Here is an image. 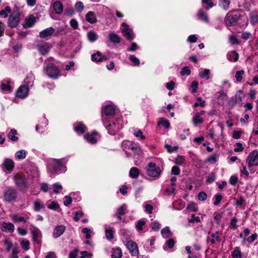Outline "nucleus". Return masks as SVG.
I'll return each instance as SVG.
<instances>
[{"instance_id": "1", "label": "nucleus", "mask_w": 258, "mask_h": 258, "mask_svg": "<svg viewBox=\"0 0 258 258\" xmlns=\"http://www.w3.org/2000/svg\"><path fill=\"white\" fill-rule=\"evenodd\" d=\"M68 162L67 158L60 159H51L47 166L48 171L51 175L58 174L66 171V164Z\"/></svg>"}, {"instance_id": "2", "label": "nucleus", "mask_w": 258, "mask_h": 258, "mask_svg": "<svg viewBox=\"0 0 258 258\" xmlns=\"http://www.w3.org/2000/svg\"><path fill=\"white\" fill-rule=\"evenodd\" d=\"M110 119L103 121V124L111 135H114L118 132L123 126V122L121 117H117L113 120L111 122Z\"/></svg>"}, {"instance_id": "3", "label": "nucleus", "mask_w": 258, "mask_h": 258, "mask_svg": "<svg viewBox=\"0 0 258 258\" xmlns=\"http://www.w3.org/2000/svg\"><path fill=\"white\" fill-rule=\"evenodd\" d=\"M246 163L247 167L249 169V172L251 174L254 172V170L252 169L254 166H258V151L253 150L249 154L247 159Z\"/></svg>"}, {"instance_id": "4", "label": "nucleus", "mask_w": 258, "mask_h": 258, "mask_svg": "<svg viewBox=\"0 0 258 258\" xmlns=\"http://www.w3.org/2000/svg\"><path fill=\"white\" fill-rule=\"evenodd\" d=\"M240 14L236 11L229 12L225 18V24L229 27L234 25L239 20Z\"/></svg>"}, {"instance_id": "5", "label": "nucleus", "mask_w": 258, "mask_h": 258, "mask_svg": "<svg viewBox=\"0 0 258 258\" xmlns=\"http://www.w3.org/2000/svg\"><path fill=\"white\" fill-rule=\"evenodd\" d=\"M115 113V108L111 105H106L102 111L101 117L102 121H107L113 118Z\"/></svg>"}, {"instance_id": "6", "label": "nucleus", "mask_w": 258, "mask_h": 258, "mask_svg": "<svg viewBox=\"0 0 258 258\" xmlns=\"http://www.w3.org/2000/svg\"><path fill=\"white\" fill-rule=\"evenodd\" d=\"M45 71L47 75L53 79H57L61 75L59 70L52 63L48 64Z\"/></svg>"}, {"instance_id": "7", "label": "nucleus", "mask_w": 258, "mask_h": 258, "mask_svg": "<svg viewBox=\"0 0 258 258\" xmlns=\"http://www.w3.org/2000/svg\"><path fill=\"white\" fill-rule=\"evenodd\" d=\"M18 192L14 188H9L4 192V199L6 202H11L16 200Z\"/></svg>"}, {"instance_id": "8", "label": "nucleus", "mask_w": 258, "mask_h": 258, "mask_svg": "<svg viewBox=\"0 0 258 258\" xmlns=\"http://www.w3.org/2000/svg\"><path fill=\"white\" fill-rule=\"evenodd\" d=\"M148 175L151 177H158L161 173V170L159 167H157L155 163L150 162L148 164V167L147 170Z\"/></svg>"}, {"instance_id": "9", "label": "nucleus", "mask_w": 258, "mask_h": 258, "mask_svg": "<svg viewBox=\"0 0 258 258\" xmlns=\"http://www.w3.org/2000/svg\"><path fill=\"white\" fill-rule=\"evenodd\" d=\"M14 179L16 185L21 190L25 189L28 187L27 182L24 178L19 174L14 176Z\"/></svg>"}, {"instance_id": "10", "label": "nucleus", "mask_w": 258, "mask_h": 258, "mask_svg": "<svg viewBox=\"0 0 258 258\" xmlns=\"http://www.w3.org/2000/svg\"><path fill=\"white\" fill-rule=\"evenodd\" d=\"M220 241L221 238L219 231H216L215 233L209 232L208 236L207 238V242L208 243H210L211 244L214 245L217 242H220Z\"/></svg>"}, {"instance_id": "11", "label": "nucleus", "mask_w": 258, "mask_h": 258, "mask_svg": "<svg viewBox=\"0 0 258 258\" xmlns=\"http://www.w3.org/2000/svg\"><path fill=\"white\" fill-rule=\"evenodd\" d=\"M126 246L132 256H137L139 253L138 246L137 243L133 241H128Z\"/></svg>"}, {"instance_id": "12", "label": "nucleus", "mask_w": 258, "mask_h": 258, "mask_svg": "<svg viewBox=\"0 0 258 258\" xmlns=\"http://www.w3.org/2000/svg\"><path fill=\"white\" fill-rule=\"evenodd\" d=\"M11 80L10 79L3 80L0 83V88L3 91L11 92L13 90V86L11 85Z\"/></svg>"}, {"instance_id": "13", "label": "nucleus", "mask_w": 258, "mask_h": 258, "mask_svg": "<svg viewBox=\"0 0 258 258\" xmlns=\"http://www.w3.org/2000/svg\"><path fill=\"white\" fill-rule=\"evenodd\" d=\"M122 27L124 28L122 30V33L123 36L128 40H132L134 38V35L133 30L129 28L128 26L126 23H122Z\"/></svg>"}, {"instance_id": "14", "label": "nucleus", "mask_w": 258, "mask_h": 258, "mask_svg": "<svg viewBox=\"0 0 258 258\" xmlns=\"http://www.w3.org/2000/svg\"><path fill=\"white\" fill-rule=\"evenodd\" d=\"M84 138L86 140L91 144H95L97 143L99 139V136L98 134L94 131L91 134H88L84 136Z\"/></svg>"}, {"instance_id": "15", "label": "nucleus", "mask_w": 258, "mask_h": 258, "mask_svg": "<svg viewBox=\"0 0 258 258\" xmlns=\"http://www.w3.org/2000/svg\"><path fill=\"white\" fill-rule=\"evenodd\" d=\"M55 30L53 27H49L39 32V37L43 39H48L54 33Z\"/></svg>"}, {"instance_id": "16", "label": "nucleus", "mask_w": 258, "mask_h": 258, "mask_svg": "<svg viewBox=\"0 0 258 258\" xmlns=\"http://www.w3.org/2000/svg\"><path fill=\"white\" fill-rule=\"evenodd\" d=\"M19 17L17 14H11L8 20V25L11 28L16 27L19 23Z\"/></svg>"}, {"instance_id": "17", "label": "nucleus", "mask_w": 258, "mask_h": 258, "mask_svg": "<svg viewBox=\"0 0 258 258\" xmlns=\"http://www.w3.org/2000/svg\"><path fill=\"white\" fill-rule=\"evenodd\" d=\"M28 91L29 88H28V86L24 85L19 88L17 92V96L20 98H25L26 96H27Z\"/></svg>"}, {"instance_id": "18", "label": "nucleus", "mask_w": 258, "mask_h": 258, "mask_svg": "<svg viewBox=\"0 0 258 258\" xmlns=\"http://www.w3.org/2000/svg\"><path fill=\"white\" fill-rule=\"evenodd\" d=\"M32 239L34 243H36L39 245L41 243V233L38 229H34L32 231Z\"/></svg>"}, {"instance_id": "19", "label": "nucleus", "mask_w": 258, "mask_h": 258, "mask_svg": "<svg viewBox=\"0 0 258 258\" xmlns=\"http://www.w3.org/2000/svg\"><path fill=\"white\" fill-rule=\"evenodd\" d=\"M37 48L41 54L45 55L49 52L50 46L49 44L47 43H44L38 44L37 45Z\"/></svg>"}, {"instance_id": "20", "label": "nucleus", "mask_w": 258, "mask_h": 258, "mask_svg": "<svg viewBox=\"0 0 258 258\" xmlns=\"http://www.w3.org/2000/svg\"><path fill=\"white\" fill-rule=\"evenodd\" d=\"M66 227L62 225H59L56 227L53 230L52 235L53 238H57L60 237L64 232Z\"/></svg>"}, {"instance_id": "21", "label": "nucleus", "mask_w": 258, "mask_h": 258, "mask_svg": "<svg viewBox=\"0 0 258 258\" xmlns=\"http://www.w3.org/2000/svg\"><path fill=\"white\" fill-rule=\"evenodd\" d=\"M4 168L8 171H12L14 168V162L11 159H6L3 164Z\"/></svg>"}, {"instance_id": "22", "label": "nucleus", "mask_w": 258, "mask_h": 258, "mask_svg": "<svg viewBox=\"0 0 258 258\" xmlns=\"http://www.w3.org/2000/svg\"><path fill=\"white\" fill-rule=\"evenodd\" d=\"M14 224L10 222H4L1 225L2 231L6 232H12L14 231Z\"/></svg>"}, {"instance_id": "23", "label": "nucleus", "mask_w": 258, "mask_h": 258, "mask_svg": "<svg viewBox=\"0 0 258 258\" xmlns=\"http://www.w3.org/2000/svg\"><path fill=\"white\" fill-rule=\"evenodd\" d=\"M34 76L32 73H29L24 80V83L28 88L32 87L33 86Z\"/></svg>"}, {"instance_id": "24", "label": "nucleus", "mask_w": 258, "mask_h": 258, "mask_svg": "<svg viewBox=\"0 0 258 258\" xmlns=\"http://www.w3.org/2000/svg\"><path fill=\"white\" fill-rule=\"evenodd\" d=\"M197 17L199 20L202 21L205 23H208L209 22V18L207 14L202 9L198 11Z\"/></svg>"}, {"instance_id": "25", "label": "nucleus", "mask_w": 258, "mask_h": 258, "mask_svg": "<svg viewBox=\"0 0 258 258\" xmlns=\"http://www.w3.org/2000/svg\"><path fill=\"white\" fill-rule=\"evenodd\" d=\"M85 18L86 21L91 24H93L97 22L96 15L95 13L92 11H90L86 14Z\"/></svg>"}, {"instance_id": "26", "label": "nucleus", "mask_w": 258, "mask_h": 258, "mask_svg": "<svg viewBox=\"0 0 258 258\" xmlns=\"http://www.w3.org/2000/svg\"><path fill=\"white\" fill-rule=\"evenodd\" d=\"M53 9L57 14H60L63 11L62 4L59 1H56L53 4Z\"/></svg>"}, {"instance_id": "27", "label": "nucleus", "mask_w": 258, "mask_h": 258, "mask_svg": "<svg viewBox=\"0 0 258 258\" xmlns=\"http://www.w3.org/2000/svg\"><path fill=\"white\" fill-rule=\"evenodd\" d=\"M231 2L230 0H219L218 6L224 11H227L229 8Z\"/></svg>"}, {"instance_id": "28", "label": "nucleus", "mask_w": 258, "mask_h": 258, "mask_svg": "<svg viewBox=\"0 0 258 258\" xmlns=\"http://www.w3.org/2000/svg\"><path fill=\"white\" fill-rule=\"evenodd\" d=\"M35 23V18L33 15L25 19L24 26L25 28H29L33 26Z\"/></svg>"}, {"instance_id": "29", "label": "nucleus", "mask_w": 258, "mask_h": 258, "mask_svg": "<svg viewBox=\"0 0 258 258\" xmlns=\"http://www.w3.org/2000/svg\"><path fill=\"white\" fill-rule=\"evenodd\" d=\"M109 40L113 43H119L120 42V37L114 32H111L108 34Z\"/></svg>"}, {"instance_id": "30", "label": "nucleus", "mask_w": 258, "mask_h": 258, "mask_svg": "<svg viewBox=\"0 0 258 258\" xmlns=\"http://www.w3.org/2000/svg\"><path fill=\"white\" fill-rule=\"evenodd\" d=\"M122 148L124 149L137 150L135 143L128 141H124L122 143Z\"/></svg>"}, {"instance_id": "31", "label": "nucleus", "mask_w": 258, "mask_h": 258, "mask_svg": "<svg viewBox=\"0 0 258 258\" xmlns=\"http://www.w3.org/2000/svg\"><path fill=\"white\" fill-rule=\"evenodd\" d=\"M250 23L252 25L258 23V13L256 11H252L249 14Z\"/></svg>"}, {"instance_id": "32", "label": "nucleus", "mask_w": 258, "mask_h": 258, "mask_svg": "<svg viewBox=\"0 0 258 258\" xmlns=\"http://www.w3.org/2000/svg\"><path fill=\"white\" fill-rule=\"evenodd\" d=\"M227 57L229 61L235 62L238 59V54L235 51H231L227 53Z\"/></svg>"}, {"instance_id": "33", "label": "nucleus", "mask_w": 258, "mask_h": 258, "mask_svg": "<svg viewBox=\"0 0 258 258\" xmlns=\"http://www.w3.org/2000/svg\"><path fill=\"white\" fill-rule=\"evenodd\" d=\"M199 76L203 79L208 80L210 78V72L208 69H204L201 71L199 73Z\"/></svg>"}, {"instance_id": "34", "label": "nucleus", "mask_w": 258, "mask_h": 258, "mask_svg": "<svg viewBox=\"0 0 258 258\" xmlns=\"http://www.w3.org/2000/svg\"><path fill=\"white\" fill-rule=\"evenodd\" d=\"M45 208V205L41 202L39 199L36 200L34 202V210L36 212L39 211L40 209Z\"/></svg>"}, {"instance_id": "35", "label": "nucleus", "mask_w": 258, "mask_h": 258, "mask_svg": "<svg viewBox=\"0 0 258 258\" xmlns=\"http://www.w3.org/2000/svg\"><path fill=\"white\" fill-rule=\"evenodd\" d=\"M13 221L15 223L23 222L26 223L27 222V220L28 219V217L24 218L23 217L19 216L17 214H13L11 215Z\"/></svg>"}, {"instance_id": "36", "label": "nucleus", "mask_w": 258, "mask_h": 258, "mask_svg": "<svg viewBox=\"0 0 258 258\" xmlns=\"http://www.w3.org/2000/svg\"><path fill=\"white\" fill-rule=\"evenodd\" d=\"M192 121L195 126L198 124L202 123L204 122V119L199 115V113H196L192 117Z\"/></svg>"}, {"instance_id": "37", "label": "nucleus", "mask_w": 258, "mask_h": 258, "mask_svg": "<svg viewBox=\"0 0 258 258\" xmlns=\"http://www.w3.org/2000/svg\"><path fill=\"white\" fill-rule=\"evenodd\" d=\"M17 134V131L15 129H12L8 134V138L12 141H17L18 140V137L16 136Z\"/></svg>"}, {"instance_id": "38", "label": "nucleus", "mask_w": 258, "mask_h": 258, "mask_svg": "<svg viewBox=\"0 0 258 258\" xmlns=\"http://www.w3.org/2000/svg\"><path fill=\"white\" fill-rule=\"evenodd\" d=\"M87 38L89 41L93 42L97 40L98 35L94 31H90L87 33Z\"/></svg>"}, {"instance_id": "39", "label": "nucleus", "mask_w": 258, "mask_h": 258, "mask_svg": "<svg viewBox=\"0 0 258 258\" xmlns=\"http://www.w3.org/2000/svg\"><path fill=\"white\" fill-rule=\"evenodd\" d=\"M105 236L108 240H111L113 238L114 230L113 228H109L105 229Z\"/></svg>"}, {"instance_id": "40", "label": "nucleus", "mask_w": 258, "mask_h": 258, "mask_svg": "<svg viewBox=\"0 0 258 258\" xmlns=\"http://www.w3.org/2000/svg\"><path fill=\"white\" fill-rule=\"evenodd\" d=\"M161 233L164 238H169L172 235L168 227H166L162 229L161 230Z\"/></svg>"}, {"instance_id": "41", "label": "nucleus", "mask_w": 258, "mask_h": 258, "mask_svg": "<svg viewBox=\"0 0 258 258\" xmlns=\"http://www.w3.org/2000/svg\"><path fill=\"white\" fill-rule=\"evenodd\" d=\"M244 96V94L242 91L239 90L238 91L234 96V99L236 101V102L239 103H240L242 101V99Z\"/></svg>"}, {"instance_id": "42", "label": "nucleus", "mask_w": 258, "mask_h": 258, "mask_svg": "<svg viewBox=\"0 0 258 258\" xmlns=\"http://www.w3.org/2000/svg\"><path fill=\"white\" fill-rule=\"evenodd\" d=\"M102 54L99 51H97L96 53H94L92 55V60L93 61H102Z\"/></svg>"}, {"instance_id": "43", "label": "nucleus", "mask_w": 258, "mask_h": 258, "mask_svg": "<svg viewBox=\"0 0 258 258\" xmlns=\"http://www.w3.org/2000/svg\"><path fill=\"white\" fill-rule=\"evenodd\" d=\"M26 152L24 150L17 151L15 155L16 159L18 160L24 159L26 158Z\"/></svg>"}, {"instance_id": "44", "label": "nucleus", "mask_w": 258, "mask_h": 258, "mask_svg": "<svg viewBox=\"0 0 258 258\" xmlns=\"http://www.w3.org/2000/svg\"><path fill=\"white\" fill-rule=\"evenodd\" d=\"M130 176L133 178H136L139 176V170L136 167H132L130 171Z\"/></svg>"}, {"instance_id": "45", "label": "nucleus", "mask_w": 258, "mask_h": 258, "mask_svg": "<svg viewBox=\"0 0 258 258\" xmlns=\"http://www.w3.org/2000/svg\"><path fill=\"white\" fill-rule=\"evenodd\" d=\"M86 129V126L82 123H79L75 127V130L77 133L83 134Z\"/></svg>"}, {"instance_id": "46", "label": "nucleus", "mask_w": 258, "mask_h": 258, "mask_svg": "<svg viewBox=\"0 0 258 258\" xmlns=\"http://www.w3.org/2000/svg\"><path fill=\"white\" fill-rule=\"evenodd\" d=\"M202 3L203 6L207 10H209L214 6L211 0H202Z\"/></svg>"}, {"instance_id": "47", "label": "nucleus", "mask_w": 258, "mask_h": 258, "mask_svg": "<svg viewBox=\"0 0 258 258\" xmlns=\"http://www.w3.org/2000/svg\"><path fill=\"white\" fill-rule=\"evenodd\" d=\"M122 255V251L119 248H115L113 250L111 254L112 258H121Z\"/></svg>"}, {"instance_id": "48", "label": "nucleus", "mask_w": 258, "mask_h": 258, "mask_svg": "<svg viewBox=\"0 0 258 258\" xmlns=\"http://www.w3.org/2000/svg\"><path fill=\"white\" fill-rule=\"evenodd\" d=\"M53 192L56 194L60 193V191L62 189V186L58 183H54L52 185Z\"/></svg>"}, {"instance_id": "49", "label": "nucleus", "mask_w": 258, "mask_h": 258, "mask_svg": "<svg viewBox=\"0 0 258 258\" xmlns=\"http://www.w3.org/2000/svg\"><path fill=\"white\" fill-rule=\"evenodd\" d=\"M126 205L124 204L121 205L117 210L116 214L119 215H123L126 213Z\"/></svg>"}, {"instance_id": "50", "label": "nucleus", "mask_w": 258, "mask_h": 258, "mask_svg": "<svg viewBox=\"0 0 258 258\" xmlns=\"http://www.w3.org/2000/svg\"><path fill=\"white\" fill-rule=\"evenodd\" d=\"M11 12V9L10 7L7 6L4 10L0 11V16L4 18H6L8 16V14Z\"/></svg>"}, {"instance_id": "51", "label": "nucleus", "mask_w": 258, "mask_h": 258, "mask_svg": "<svg viewBox=\"0 0 258 258\" xmlns=\"http://www.w3.org/2000/svg\"><path fill=\"white\" fill-rule=\"evenodd\" d=\"M232 258H241V253L239 249V247L235 248L232 253Z\"/></svg>"}, {"instance_id": "52", "label": "nucleus", "mask_w": 258, "mask_h": 258, "mask_svg": "<svg viewBox=\"0 0 258 258\" xmlns=\"http://www.w3.org/2000/svg\"><path fill=\"white\" fill-rule=\"evenodd\" d=\"M82 232L85 234L86 238L89 239L91 238V234L92 233V231L90 228L87 227L84 228L82 230Z\"/></svg>"}, {"instance_id": "53", "label": "nucleus", "mask_w": 258, "mask_h": 258, "mask_svg": "<svg viewBox=\"0 0 258 258\" xmlns=\"http://www.w3.org/2000/svg\"><path fill=\"white\" fill-rule=\"evenodd\" d=\"M244 72L243 70L237 71L235 74V78L237 82H241L243 78Z\"/></svg>"}, {"instance_id": "54", "label": "nucleus", "mask_w": 258, "mask_h": 258, "mask_svg": "<svg viewBox=\"0 0 258 258\" xmlns=\"http://www.w3.org/2000/svg\"><path fill=\"white\" fill-rule=\"evenodd\" d=\"M199 83L197 81H194L190 86L191 88V92L192 93H195L197 92Z\"/></svg>"}, {"instance_id": "55", "label": "nucleus", "mask_w": 258, "mask_h": 258, "mask_svg": "<svg viewBox=\"0 0 258 258\" xmlns=\"http://www.w3.org/2000/svg\"><path fill=\"white\" fill-rule=\"evenodd\" d=\"M237 218L233 217L232 218L230 222L229 227L233 229H236L238 228V225H237Z\"/></svg>"}, {"instance_id": "56", "label": "nucleus", "mask_w": 258, "mask_h": 258, "mask_svg": "<svg viewBox=\"0 0 258 258\" xmlns=\"http://www.w3.org/2000/svg\"><path fill=\"white\" fill-rule=\"evenodd\" d=\"M21 245L23 249L28 250L29 249L30 242L28 240H23L21 241Z\"/></svg>"}, {"instance_id": "57", "label": "nucleus", "mask_w": 258, "mask_h": 258, "mask_svg": "<svg viewBox=\"0 0 258 258\" xmlns=\"http://www.w3.org/2000/svg\"><path fill=\"white\" fill-rule=\"evenodd\" d=\"M145 224V222L143 220H139L136 224V227L138 231H142L143 230V226Z\"/></svg>"}, {"instance_id": "58", "label": "nucleus", "mask_w": 258, "mask_h": 258, "mask_svg": "<svg viewBox=\"0 0 258 258\" xmlns=\"http://www.w3.org/2000/svg\"><path fill=\"white\" fill-rule=\"evenodd\" d=\"M59 208L58 204L55 202V201H52L48 205V208L53 210H56Z\"/></svg>"}, {"instance_id": "59", "label": "nucleus", "mask_w": 258, "mask_h": 258, "mask_svg": "<svg viewBox=\"0 0 258 258\" xmlns=\"http://www.w3.org/2000/svg\"><path fill=\"white\" fill-rule=\"evenodd\" d=\"M4 242L6 246L7 251H10L13 246L12 242L8 238L5 239Z\"/></svg>"}, {"instance_id": "60", "label": "nucleus", "mask_w": 258, "mask_h": 258, "mask_svg": "<svg viewBox=\"0 0 258 258\" xmlns=\"http://www.w3.org/2000/svg\"><path fill=\"white\" fill-rule=\"evenodd\" d=\"M205 104V101L202 99L201 97H198L197 98V102H195L194 104V107H197L198 106H201V107H204Z\"/></svg>"}, {"instance_id": "61", "label": "nucleus", "mask_w": 258, "mask_h": 258, "mask_svg": "<svg viewBox=\"0 0 258 258\" xmlns=\"http://www.w3.org/2000/svg\"><path fill=\"white\" fill-rule=\"evenodd\" d=\"M130 60L133 63L134 66H139L140 64L139 59L134 55H131L130 56Z\"/></svg>"}, {"instance_id": "62", "label": "nucleus", "mask_w": 258, "mask_h": 258, "mask_svg": "<svg viewBox=\"0 0 258 258\" xmlns=\"http://www.w3.org/2000/svg\"><path fill=\"white\" fill-rule=\"evenodd\" d=\"M159 125H162L164 126L165 128H168L170 126V123L168 120L163 119H161L158 121Z\"/></svg>"}, {"instance_id": "63", "label": "nucleus", "mask_w": 258, "mask_h": 258, "mask_svg": "<svg viewBox=\"0 0 258 258\" xmlns=\"http://www.w3.org/2000/svg\"><path fill=\"white\" fill-rule=\"evenodd\" d=\"M214 198H215V201L214 202V205L217 206L221 202V201L222 199V196L220 194L218 193L215 195Z\"/></svg>"}, {"instance_id": "64", "label": "nucleus", "mask_w": 258, "mask_h": 258, "mask_svg": "<svg viewBox=\"0 0 258 258\" xmlns=\"http://www.w3.org/2000/svg\"><path fill=\"white\" fill-rule=\"evenodd\" d=\"M236 147L234 148V151L235 152H242L244 150V147L242 144L240 143H236L235 144Z\"/></svg>"}]
</instances>
